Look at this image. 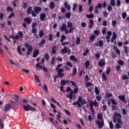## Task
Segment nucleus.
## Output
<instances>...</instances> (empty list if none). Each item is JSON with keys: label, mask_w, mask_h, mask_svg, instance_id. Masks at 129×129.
<instances>
[{"label": "nucleus", "mask_w": 129, "mask_h": 129, "mask_svg": "<svg viewBox=\"0 0 129 129\" xmlns=\"http://www.w3.org/2000/svg\"><path fill=\"white\" fill-rule=\"evenodd\" d=\"M34 77H35V79L36 82L39 83V82H40V79H39V77L37 76V75H35Z\"/></svg>", "instance_id": "51"}, {"label": "nucleus", "mask_w": 129, "mask_h": 129, "mask_svg": "<svg viewBox=\"0 0 129 129\" xmlns=\"http://www.w3.org/2000/svg\"><path fill=\"white\" fill-rule=\"evenodd\" d=\"M52 39H53V34L50 33L48 35V41H52Z\"/></svg>", "instance_id": "53"}, {"label": "nucleus", "mask_w": 129, "mask_h": 129, "mask_svg": "<svg viewBox=\"0 0 129 129\" xmlns=\"http://www.w3.org/2000/svg\"><path fill=\"white\" fill-rule=\"evenodd\" d=\"M32 12H33V10H32V7H29L27 9V13L28 15H31V14H32Z\"/></svg>", "instance_id": "27"}, {"label": "nucleus", "mask_w": 129, "mask_h": 129, "mask_svg": "<svg viewBox=\"0 0 129 129\" xmlns=\"http://www.w3.org/2000/svg\"><path fill=\"white\" fill-rule=\"evenodd\" d=\"M8 12H10V13H13L14 12V9L11 7H8L7 8Z\"/></svg>", "instance_id": "37"}, {"label": "nucleus", "mask_w": 129, "mask_h": 129, "mask_svg": "<svg viewBox=\"0 0 129 129\" xmlns=\"http://www.w3.org/2000/svg\"><path fill=\"white\" fill-rule=\"evenodd\" d=\"M81 102L82 105H84V104H86V101L85 100H82V97L80 96L78 99L77 103L79 105V107H81L82 105L80 104Z\"/></svg>", "instance_id": "6"}, {"label": "nucleus", "mask_w": 129, "mask_h": 129, "mask_svg": "<svg viewBox=\"0 0 129 129\" xmlns=\"http://www.w3.org/2000/svg\"><path fill=\"white\" fill-rule=\"evenodd\" d=\"M11 38H13V40H19V36L18 35H16L15 36L13 35H10L9 39H11Z\"/></svg>", "instance_id": "30"}, {"label": "nucleus", "mask_w": 129, "mask_h": 129, "mask_svg": "<svg viewBox=\"0 0 129 129\" xmlns=\"http://www.w3.org/2000/svg\"><path fill=\"white\" fill-rule=\"evenodd\" d=\"M23 109L25 110V111H29L31 110V111H36L37 109L35 107H34L29 104H27V105H23Z\"/></svg>", "instance_id": "4"}, {"label": "nucleus", "mask_w": 129, "mask_h": 129, "mask_svg": "<svg viewBox=\"0 0 129 129\" xmlns=\"http://www.w3.org/2000/svg\"><path fill=\"white\" fill-rule=\"evenodd\" d=\"M107 10L108 12H111L112 11V7L110 5H108L107 7Z\"/></svg>", "instance_id": "62"}, {"label": "nucleus", "mask_w": 129, "mask_h": 129, "mask_svg": "<svg viewBox=\"0 0 129 129\" xmlns=\"http://www.w3.org/2000/svg\"><path fill=\"white\" fill-rule=\"evenodd\" d=\"M66 39V36L64 35H62L61 36V39L60 40V41L61 43H63L64 42V40Z\"/></svg>", "instance_id": "40"}, {"label": "nucleus", "mask_w": 129, "mask_h": 129, "mask_svg": "<svg viewBox=\"0 0 129 129\" xmlns=\"http://www.w3.org/2000/svg\"><path fill=\"white\" fill-rule=\"evenodd\" d=\"M66 17L67 19H70L71 18V13L68 12L66 14Z\"/></svg>", "instance_id": "46"}, {"label": "nucleus", "mask_w": 129, "mask_h": 129, "mask_svg": "<svg viewBox=\"0 0 129 129\" xmlns=\"http://www.w3.org/2000/svg\"><path fill=\"white\" fill-rule=\"evenodd\" d=\"M77 73V69L74 68L73 70V73L72 74V76H74Z\"/></svg>", "instance_id": "34"}, {"label": "nucleus", "mask_w": 129, "mask_h": 129, "mask_svg": "<svg viewBox=\"0 0 129 129\" xmlns=\"http://www.w3.org/2000/svg\"><path fill=\"white\" fill-rule=\"evenodd\" d=\"M58 114L56 115L57 116V120L60 121V118H61V113H60L59 111L57 112Z\"/></svg>", "instance_id": "47"}, {"label": "nucleus", "mask_w": 129, "mask_h": 129, "mask_svg": "<svg viewBox=\"0 0 129 129\" xmlns=\"http://www.w3.org/2000/svg\"><path fill=\"white\" fill-rule=\"evenodd\" d=\"M24 21L25 22L26 24H30L31 23H32V20L28 17L25 18L24 20Z\"/></svg>", "instance_id": "20"}, {"label": "nucleus", "mask_w": 129, "mask_h": 129, "mask_svg": "<svg viewBox=\"0 0 129 129\" xmlns=\"http://www.w3.org/2000/svg\"><path fill=\"white\" fill-rule=\"evenodd\" d=\"M39 35L40 38H43V36H44V31H43V30H40L39 33Z\"/></svg>", "instance_id": "44"}, {"label": "nucleus", "mask_w": 129, "mask_h": 129, "mask_svg": "<svg viewBox=\"0 0 129 129\" xmlns=\"http://www.w3.org/2000/svg\"><path fill=\"white\" fill-rule=\"evenodd\" d=\"M67 92H70V94L67 95V97H69L71 100L73 99V90L71 89V88L68 87L67 88Z\"/></svg>", "instance_id": "5"}, {"label": "nucleus", "mask_w": 129, "mask_h": 129, "mask_svg": "<svg viewBox=\"0 0 129 129\" xmlns=\"http://www.w3.org/2000/svg\"><path fill=\"white\" fill-rule=\"evenodd\" d=\"M24 46L26 47V48H29L27 49V52H26V54L27 55H30L31 52L33 51V47H32V45H29L28 43H25Z\"/></svg>", "instance_id": "8"}, {"label": "nucleus", "mask_w": 129, "mask_h": 129, "mask_svg": "<svg viewBox=\"0 0 129 129\" xmlns=\"http://www.w3.org/2000/svg\"><path fill=\"white\" fill-rule=\"evenodd\" d=\"M86 17H87V18L88 19H93V18H94V15L92 14H86Z\"/></svg>", "instance_id": "35"}, {"label": "nucleus", "mask_w": 129, "mask_h": 129, "mask_svg": "<svg viewBox=\"0 0 129 129\" xmlns=\"http://www.w3.org/2000/svg\"><path fill=\"white\" fill-rule=\"evenodd\" d=\"M96 38V36L94 34H92L89 38L90 42H94V40Z\"/></svg>", "instance_id": "21"}, {"label": "nucleus", "mask_w": 129, "mask_h": 129, "mask_svg": "<svg viewBox=\"0 0 129 129\" xmlns=\"http://www.w3.org/2000/svg\"><path fill=\"white\" fill-rule=\"evenodd\" d=\"M14 96H15V98L14 99L15 100L16 102H19V98H20V96L18 95H14Z\"/></svg>", "instance_id": "56"}, {"label": "nucleus", "mask_w": 129, "mask_h": 129, "mask_svg": "<svg viewBox=\"0 0 129 129\" xmlns=\"http://www.w3.org/2000/svg\"><path fill=\"white\" fill-rule=\"evenodd\" d=\"M66 29H67V25H66V24H62L60 28L61 32H63Z\"/></svg>", "instance_id": "23"}, {"label": "nucleus", "mask_w": 129, "mask_h": 129, "mask_svg": "<svg viewBox=\"0 0 129 129\" xmlns=\"http://www.w3.org/2000/svg\"><path fill=\"white\" fill-rule=\"evenodd\" d=\"M122 79L123 80H128L129 77L127 76V75H125L124 76H122Z\"/></svg>", "instance_id": "41"}, {"label": "nucleus", "mask_w": 129, "mask_h": 129, "mask_svg": "<svg viewBox=\"0 0 129 129\" xmlns=\"http://www.w3.org/2000/svg\"><path fill=\"white\" fill-rule=\"evenodd\" d=\"M117 37V36L116 35V34L115 33V32H113V35L112 37V40H116Z\"/></svg>", "instance_id": "45"}, {"label": "nucleus", "mask_w": 129, "mask_h": 129, "mask_svg": "<svg viewBox=\"0 0 129 129\" xmlns=\"http://www.w3.org/2000/svg\"><path fill=\"white\" fill-rule=\"evenodd\" d=\"M109 73H110V68L108 67L106 69V75H108Z\"/></svg>", "instance_id": "50"}, {"label": "nucleus", "mask_w": 129, "mask_h": 129, "mask_svg": "<svg viewBox=\"0 0 129 129\" xmlns=\"http://www.w3.org/2000/svg\"><path fill=\"white\" fill-rule=\"evenodd\" d=\"M89 61L88 60H87L85 63L86 68H88V67H89Z\"/></svg>", "instance_id": "64"}, {"label": "nucleus", "mask_w": 129, "mask_h": 129, "mask_svg": "<svg viewBox=\"0 0 129 129\" xmlns=\"http://www.w3.org/2000/svg\"><path fill=\"white\" fill-rule=\"evenodd\" d=\"M64 7L65 9H67V11H71V5L68 4V2L64 3Z\"/></svg>", "instance_id": "16"}, {"label": "nucleus", "mask_w": 129, "mask_h": 129, "mask_svg": "<svg viewBox=\"0 0 129 129\" xmlns=\"http://www.w3.org/2000/svg\"><path fill=\"white\" fill-rule=\"evenodd\" d=\"M122 116L119 113L114 112V115L113 116V121L115 124L116 128L119 129L121 127V125H122L123 123L121 120V118ZM116 121L118 123H116Z\"/></svg>", "instance_id": "1"}, {"label": "nucleus", "mask_w": 129, "mask_h": 129, "mask_svg": "<svg viewBox=\"0 0 129 129\" xmlns=\"http://www.w3.org/2000/svg\"><path fill=\"white\" fill-rule=\"evenodd\" d=\"M46 43V40L45 39H42L39 44V47H43L44 44Z\"/></svg>", "instance_id": "28"}, {"label": "nucleus", "mask_w": 129, "mask_h": 129, "mask_svg": "<svg viewBox=\"0 0 129 129\" xmlns=\"http://www.w3.org/2000/svg\"><path fill=\"white\" fill-rule=\"evenodd\" d=\"M18 37H19V39H20V38H22V37H23V36H24V34H23V32L22 31H19L18 32Z\"/></svg>", "instance_id": "43"}, {"label": "nucleus", "mask_w": 129, "mask_h": 129, "mask_svg": "<svg viewBox=\"0 0 129 129\" xmlns=\"http://www.w3.org/2000/svg\"><path fill=\"white\" fill-rule=\"evenodd\" d=\"M112 110H117V106L112 105Z\"/></svg>", "instance_id": "63"}, {"label": "nucleus", "mask_w": 129, "mask_h": 129, "mask_svg": "<svg viewBox=\"0 0 129 129\" xmlns=\"http://www.w3.org/2000/svg\"><path fill=\"white\" fill-rule=\"evenodd\" d=\"M102 81H107V77L105 75V73L103 72L102 74Z\"/></svg>", "instance_id": "24"}, {"label": "nucleus", "mask_w": 129, "mask_h": 129, "mask_svg": "<svg viewBox=\"0 0 129 129\" xmlns=\"http://www.w3.org/2000/svg\"><path fill=\"white\" fill-rule=\"evenodd\" d=\"M77 7H78L77 4L74 3L73 4V11H76V8H77Z\"/></svg>", "instance_id": "61"}, {"label": "nucleus", "mask_w": 129, "mask_h": 129, "mask_svg": "<svg viewBox=\"0 0 129 129\" xmlns=\"http://www.w3.org/2000/svg\"><path fill=\"white\" fill-rule=\"evenodd\" d=\"M118 98L121 101L124 102V103H126V99H125V96L124 95L119 96Z\"/></svg>", "instance_id": "17"}, {"label": "nucleus", "mask_w": 129, "mask_h": 129, "mask_svg": "<svg viewBox=\"0 0 129 129\" xmlns=\"http://www.w3.org/2000/svg\"><path fill=\"white\" fill-rule=\"evenodd\" d=\"M95 93L96 95H98L99 93H100V92H99V90L97 87H95Z\"/></svg>", "instance_id": "33"}, {"label": "nucleus", "mask_w": 129, "mask_h": 129, "mask_svg": "<svg viewBox=\"0 0 129 129\" xmlns=\"http://www.w3.org/2000/svg\"><path fill=\"white\" fill-rule=\"evenodd\" d=\"M96 47H102L103 46V41L99 40L95 44Z\"/></svg>", "instance_id": "14"}, {"label": "nucleus", "mask_w": 129, "mask_h": 129, "mask_svg": "<svg viewBox=\"0 0 129 129\" xmlns=\"http://www.w3.org/2000/svg\"><path fill=\"white\" fill-rule=\"evenodd\" d=\"M98 119L101 120L102 119V115L101 114H98L97 115Z\"/></svg>", "instance_id": "60"}, {"label": "nucleus", "mask_w": 129, "mask_h": 129, "mask_svg": "<svg viewBox=\"0 0 129 129\" xmlns=\"http://www.w3.org/2000/svg\"><path fill=\"white\" fill-rule=\"evenodd\" d=\"M89 28L90 29H91L93 26H94V22H93V20L92 19L89 20Z\"/></svg>", "instance_id": "25"}, {"label": "nucleus", "mask_w": 129, "mask_h": 129, "mask_svg": "<svg viewBox=\"0 0 129 129\" xmlns=\"http://www.w3.org/2000/svg\"><path fill=\"white\" fill-rule=\"evenodd\" d=\"M34 12L36 14H38L39 13L42 12V8L41 7L35 6L34 7Z\"/></svg>", "instance_id": "15"}, {"label": "nucleus", "mask_w": 129, "mask_h": 129, "mask_svg": "<svg viewBox=\"0 0 129 129\" xmlns=\"http://www.w3.org/2000/svg\"><path fill=\"white\" fill-rule=\"evenodd\" d=\"M110 4L112 7H114L115 6V0H111Z\"/></svg>", "instance_id": "49"}, {"label": "nucleus", "mask_w": 129, "mask_h": 129, "mask_svg": "<svg viewBox=\"0 0 129 129\" xmlns=\"http://www.w3.org/2000/svg\"><path fill=\"white\" fill-rule=\"evenodd\" d=\"M70 83L73 86L76 87L73 91V93H74V94H76V93H77L78 92V91L79 90V88H77V84H76V83L73 81H70Z\"/></svg>", "instance_id": "9"}, {"label": "nucleus", "mask_w": 129, "mask_h": 129, "mask_svg": "<svg viewBox=\"0 0 129 129\" xmlns=\"http://www.w3.org/2000/svg\"><path fill=\"white\" fill-rule=\"evenodd\" d=\"M49 7H50V9H51V10L55 8V4L53 2H51L49 4Z\"/></svg>", "instance_id": "31"}, {"label": "nucleus", "mask_w": 129, "mask_h": 129, "mask_svg": "<svg viewBox=\"0 0 129 129\" xmlns=\"http://www.w3.org/2000/svg\"><path fill=\"white\" fill-rule=\"evenodd\" d=\"M61 53H67L68 55H70L71 53V50L69 48H67V46H64V48L61 50Z\"/></svg>", "instance_id": "10"}, {"label": "nucleus", "mask_w": 129, "mask_h": 129, "mask_svg": "<svg viewBox=\"0 0 129 129\" xmlns=\"http://www.w3.org/2000/svg\"><path fill=\"white\" fill-rule=\"evenodd\" d=\"M60 67H62V63H60L57 66V67L55 68V71H56L57 73V76L58 78H63L64 76V70L60 68Z\"/></svg>", "instance_id": "2"}, {"label": "nucleus", "mask_w": 129, "mask_h": 129, "mask_svg": "<svg viewBox=\"0 0 129 129\" xmlns=\"http://www.w3.org/2000/svg\"><path fill=\"white\" fill-rule=\"evenodd\" d=\"M96 124H97L99 129H101L104 126V121L102 120L101 121L99 120H96L95 121Z\"/></svg>", "instance_id": "7"}, {"label": "nucleus", "mask_w": 129, "mask_h": 129, "mask_svg": "<svg viewBox=\"0 0 129 129\" xmlns=\"http://www.w3.org/2000/svg\"><path fill=\"white\" fill-rule=\"evenodd\" d=\"M91 102L92 103V104L94 106L97 107L99 105L98 103L97 102V101L96 100L94 101V102L91 101Z\"/></svg>", "instance_id": "38"}, {"label": "nucleus", "mask_w": 129, "mask_h": 129, "mask_svg": "<svg viewBox=\"0 0 129 129\" xmlns=\"http://www.w3.org/2000/svg\"><path fill=\"white\" fill-rule=\"evenodd\" d=\"M17 52L18 53H19L20 55L22 54V51H21V46H18L17 47Z\"/></svg>", "instance_id": "52"}, {"label": "nucleus", "mask_w": 129, "mask_h": 129, "mask_svg": "<svg viewBox=\"0 0 129 129\" xmlns=\"http://www.w3.org/2000/svg\"><path fill=\"white\" fill-rule=\"evenodd\" d=\"M49 120L51 123H52L55 127H57L58 125V121L55 120V121H54V119L51 117L49 118Z\"/></svg>", "instance_id": "12"}, {"label": "nucleus", "mask_w": 129, "mask_h": 129, "mask_svg": "<svg viewBox=\"0 0 129 129\" xmlns=\"http://www.w3.org/2000/svg\"><path fill=\"white\" fill-rule=\"evenodd\" d=\"M11 108H12V104L10 103L6 104L4 106V110L6 112H7V111H8V110H10Z\"/></svg>", "instance_id": "13"}, {"label": "nucleus", "mask_w": 129, "mask_h": 129, "mask_svg": "<svg viewBox=\"0 0 129 129\" xmlns=\"http://www.w3.org/2000/svg\"><path fill=\"white\" fill-rule=\"evenodd\" d=\"M117 63L118 65H120L121 66H122V65L124 64L123 61L121 59H119L117 61Z\"/></svg>", "instance_id": "48"}, {"label": "nucleus", "mask_w": 129, "mask_h": 129, "mask_svg": "<svg viewBox=\"0 0 129 129\" xmlns=\"http://www.w3.org/2000/svg\"><path fill=\"white\" fill-rule=\"evenodd\" d=\"M44 57H45V60H47L48 61V60H49V53H45L44 54Z\"/></svg>", "instance_id": "59"}, {"label": "nucleus", "mask_w": 129, "mask_h": 129, "mask_svg": "<svg viewBox=\"0 0 129 129\" xmlns=\"http://www.w3.org/2000/svg\"><path fill=\"white\" fill-rule=\"evenodd\" d=\"M109 128L110 129L113 128V123H112V121H111L109 122Z\"/></svg>", "instance_id": "58"}, {"label": "nucleus", "mask_w": 129, "mask_h": 129, "mask_svg": "<svg viewBox=\"0 0 129 129\" xmlns=\"http://www.w3.org/2000/svg\"><path fill=\"white\" fill-rule=\"evenodd\" d=\"M105 59L104 58L101 59L98 62L99 67H103V66H105Z\"/></svg>", "instance_id": "11"}, {"label": "nucleus", "mask_w": 129, "mask_h": 129, "mask_svg": "<svg viewBox=\"0 0 129 129\" xmlns=\"http://www.w3.org/2000/svg\"><path fill=\"white\" fill-rule=\"evenodd\" d=\"M43 90H44V91H45V92H48V87H47V85H43Z\"/></svg>", "instance_id": "54"}, {"label": "nucleus", "mask_w": 129, "mask_h": 129, "mask_svg": "<svg viewBox=\"0 0 129 129\" xmlns=\"http://www.w3.org/2000/svg\"><path fill=\"white\" fill-rule=\"evenodd\" d=\"M76 45H80V37H77L76 40Z\"/></svg>", "instance_id": "36"}, {"label": "nucleus", "mask_w": 129, "mask_h": 129, "mask_svg": "<svg viewBox=\"0 0 129 129\" xmlns=\"http://www.w3.org/2000/svg\"><path fill=\"white\" fill-rule=\"evenodd\" d=\"M113 49L115 50V52L118 54V55H120V50L117 48V46H115L113 47Z\"/></svg>", "instance_id": "26"}, {"label": "nucleus", "mask_w": 129, "mask_h": 129, "mask_svg": "<svg viewBox=\"0 0 129 129\" xmlns=\"http://www.w3.org/2000/svg\"><path fill=\"white\" fill-rule=\"evenodd\" d=\"M57 48V47H56V46L55 45H53L52 47V54H56V48Z\"/></svg>", "instance_id": "32"}, {"label": "nucleus", "mask_w": 129, "mask_h": 129, "mask_svg": "<svg viewBox=\"0 0 129 129\" xmlns=\"http://www.w3.org/2000/svg\"><path fill=\"white\" fill-rule=\"evenodd\" d=\"M66 65H67V66H69V67H70V68H72V67H73V66L72 65V63H71L69 61H67L66 62Z\"/></svg>", "instance_id": "55"}, {"label": "nucleus", "mask_w": 129, "mask_h": 129, "mask_svg": "<svg viewBox=\"0 0 129 129\" xmlns=\"http://www.w3.org/2000/svg\"><path fill=\"white\" fill-rule=\"evenodd\" d=\"M83 12V7L81 5L79 6V12L81 14Z\"/></svg>", "instance_id": "42"}, {"label": "nucleus", "mask_w": 129, "mask_h": 129, "mask_svg": "<svg viewBox=\"0 0 129 129\" xmlns=\"http://www.w3.org/2000/svg\"><path fill=\"white\" fill-rule=\"evenodd\" d=\"M39 54V50L36 49L33 51L32 56L33 57V58H36V57H37V56H38Z\"/></svg>", "instance_id": "18"}, {"label": "nucleus", "mask_w": 129, "mask_h": 129, "mask_svg": "<svg viewBox=\"0 0 129 129\" xmlns=\"http://www.w3.org/2000/svg\"><path fill=\"white\" fill-rule=\"evenodd\" d=\"M94 34L96 35V36H97V37H98V36H99L100 34V30H94L93 31Z\"/></svg>", "instance_id": "29"}, {"label": "nucleus", "mask_w": 129, "mask_h": 129, "mask_svg": "<svg viewBox=\"0 0 129 129\" xmlns=\"http://www.w3.org/2000/svg\"><path fill=\"white\" fill-rule=\"evenodd\" d=\"M70 59L72 61H74V62H78V59L75 57L74 55H71L70 57Z\"/></svg>", "instance_id": "22"}, {"label": "nucleus", "mask_w": 129, "mask_h": 129, "mask_svg": "<svg viewBox=\"0 0 129 129\" xmlns=\"http://www.w3.org/2000/svg\"><path fill=\"white\" fill-rule=\"evenodd\" d=\"M101 8H104V9H105L106 8V2H104L103 3V4L101 3L98 4L97 6L95 7V13L97 14V15H98L99 14V12L98 11L97 9H101Z\"/></svg>", "instance_id": "3"}, {"label": "nucleus", "mask_w": 129, "mask_h": 129, "mask_svg": "<svg viewBox=\"0 0 129 129\" xmlns=\"http://www.w3.org/2000/svg\"><path fill=\"white\" fill-rule=\"evenodd\" d=\"M111 102L112 103V104H113V105H116V104H117V103L116 102V101H115V100H114V99H111Z\"/></svg>", "instance_id": "57"}, {"label": "nucleus", "mask_w": 129, "mask_h": 129, "mask_svg": "<svg viewBox=\"0 0 129 129\" xmlns=\"http://www.w3.org/2000/svg\"><path fill=\"white\" fill-rule=\"evenodd\" d=\"M124 51L125 52V54H126V56H127L128 54V51H127V46H124L123 47Z\"/></svg>", "instance_id": "39"}, {"label": "nucleus", "mask_w": 129, "mask_h": 129, "mask_svg": "<svg viewBox=\"0 0 129 129\" xmlns=\"http://www.w3.org/2000/svg\"><path fill=\"white\" fill-rule=\"evenodd\" d=\"M46 14H44V13H42L40 15V21H41V22H43L44 21V20L46 19Z\"/></svg>", "instance_id": "19"}]
</instances>
